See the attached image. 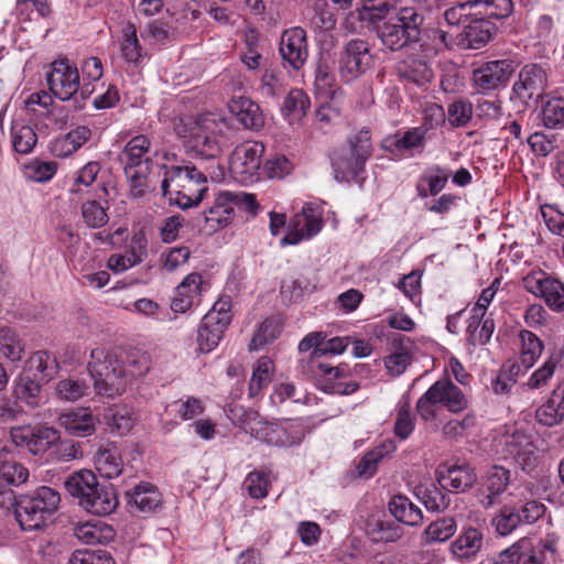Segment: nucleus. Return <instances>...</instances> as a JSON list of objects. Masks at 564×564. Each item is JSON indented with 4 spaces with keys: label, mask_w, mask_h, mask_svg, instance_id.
<instances>
[{
    "label": "nucleus",
    "mask_w": 564,
    "mask_h": 564,
    "mask_svg": "<svg viewBox=\"0 0 564 564\" xmlns=\"http://www.w3.org/2000/svg\"><path fill=\"white\" fill-rule=\"evenodd\" d=\"M150 368L151 358L144 351L130 352L124 367L115 354L101 347L91 350L87 366L96 393L107 398L120 395L130 378L144 376Z\"/></svg>",
    "instance_id": "1"
},
{
    "label": "nucleus",
    "mask_w": 564,
    "mask_h": 564,
    "mask_svg": "<svg viewBox=\"0 0 564 564\" xmlns=\"http://www.w3.org/2000/svg\"><path fill=\"white\" fill-rule=\"evenodd\" d=\"M229 130L228 121L218 113L206 112L198 117H183L175 124L176 133L185 140L186 148L202 159L215 160L221 152Z\"/></svg>",
    "instance_id": "2"
},
{
    "label": "nucleus",
    "mask_w": 564,
    "mask_h": 564,
    "mask_svg": "<svg viewBox=\"0 0 564 564\" xmlns=\"http://www.w3.org/2000/svg\"><path fill=\"white\" fill-rule=\"evenodd\" d=\"M224 173L216 166V170L207 174L198 171L195 166H173L167 177L161 183L162 193L165 197L185 209L198 205L207 191V177L214 181L223 178Z\"/></svg>",
    "instance_id": "3"
},
{
    "label": "nucleus",
    "mask_w": 564,
    "mask_h": 564,
    "mask_svg": "<svg viewBox=\"0 0 564 564\" xmlns=\"http://www.w3.org/2000/svg\"><path fill=\"white\" fill-rule=\"evenodd\" d=\"M491 446L500 459L510 460L527 473L539 465L540 451L532 436L517 425H505L497 430Z\"/></svg>",
    "instance_id": "4"
},
{
    "label": "nucleus",
    "mask_w": 564,
    "mask_h": 564,
    "mask_svg": "<svg viewBox=\"0 0 564 564\" xmlns=\"http://www.w3.org/2000/svg\"><path fill=\"white\" fill-rule=\"evenodd\" d=\"M61 496L55 489L42 486L15 500V518L25 531L40 530L53 521L59 508Z\"/></svg>",
    "instance_id": "5"
},
{
    "label": "nucleus",
    "mask_w": 564,
    "mask_h": 564,
    "mask_svg": "<svg viewBox=\"0 0 564 564\" xmlns=\"http://www.w3.org/2000/svg\"><path fill=\"white\" fill-rule=\"evenodd\" d=\"M150 140L145 135H135L124 145L119 160L129 181L130 195L142 197L149 188V174L152 160L149 155Z\"/></svg>",
    "instance_id": "6"
},
{
    "label": "nucleus",
    "mask_w": 564,
    "mask_h": 564,
    "mask_svg": "<svg viewBox=\"0 0 564 564\" xmlns=\"http://www.w3.org/2000/svg\"><path fill=\"white\" fill-rule=\"evenodd\" d=\"M423 23L422 14L413 7H400L393 17L377 26L381 43L397 51L411 41H415Z\"/></svg>",
    "instance_id": "7"
},
{
    "label": "nucleus",
    "mask_w": 564,
    "mask_h": 564,
    "mask_svg": "<svg viewBox=\"0 0 564 564\" xmlns=\"http://www.w3.org/2000/svg\"><path fill=\"white\" fill-rule=\"evenodd\" d=\"M252 437L270 446L286 448L297 446L305 437V426L300 419L281 421L259 420Z\"/></svg>",
    "instance_id": "8"
},
{
    "label": "nucleus",
    "mask_w": 564,
    "mask_h": 564,
    "mask_svg": "<svg viewBox=\"0 0 564 564\" xmlns=\"http://www.w3.org/2000/svg\"><path fill=\"white\" fill-rule=\"evenodd\" d=\"M371 154L370 137L367 131L354 135L349 140V147L340 154L333 158L335 178L340 182H349L357 177L365 167V163Z\"/></svg>",
    "instance_id": "9"
},
{
    "label": "nucleus",
    "mask_w": 564,
    "mask_h": 564,
    "mask_svg": "<svg viewBox=\"0 0 564 564\" xmlns=\"http://www.w3.org/2000/svg\"><path fill=\"white\" fill-rule=\"evenodd\" d=\"M264 150V145L257 141H246L237 145L229 156L230 177L242 185L257 182Z\"/></svg>",
    "instance_id": "10"
},
{
    "label": "nucleus",
    "mask_w": 564,
    "mask_h": 564,
    "mask_svg": "<svg viewBox=\"0 0 564 564\" xmlns=\"http://www.w3.org/2000/svg\"><path fill=\"white\" fill-rule=\"evenodd\" d=\"M323 204L306 203L288 225L281 246H295L316 236L323 227Z\"/></svg>",
    "instance_id": "11"
},
{
    "label": "nucleus",
    "mask_w": 564,
    "mask_h": 564,
    "mask_svg": "<svg viewBox=\"0 0 564 564\" xmlns=\"http://www.w3.org/2000/svg\"><path fill=\"white\" fill-rule=\"evenodd\" d=\"M372 63L369 43L359 39L350 40L337 58L339 76L347 83L352 82L370 69Z\"/></svg>",
    "instance_id": "12"
},
{
    "label": "nucleus",
    "mask_w": 564,
    "mask_h": 564,
    "mask_svg": "<svg viewBox=\"0 0 564 564\" xmlns=\"http://www.w3.org/2000/svg\"><path fill=\"white\" fill-rule=\"evenodd\" d=\"M522 283L529 293L543 299L552 311L564 310V284L560 280L539 270L528 273Z\"/></svg>",
    "instance_id": "13"
},
{
    "label": "nucleus",
    "mask_w": 564,
    "mask_h": 564,
    "mask_svg": "<svg viewBox=\"0 0 564 564\" xmlns=\"http://www.w3.org/2000/svg\"><path fill=\"white\" fill-rule=\"evenodd\" d=\"M279 54L285 68L300 70L308 58L306 31L300 26L284 30L280 36Z\"/></svg>",
    "instance_id": "14"
},
{
    "label": "nucleus",
    "mask_w": 564,
    "mask_h": 564,
    "mask_svg": "<svg viewBox=\"0 0 564 564\" xmlns=\"http://www.w3.org/2000/svg\"><path fill=\"white\" fill-rule=\"evenodd\" d=\"M514 72L510 59H496L481 64L473 72V84L478 93L486 94L507 86Z\"/></svg>",
    "instance_id": "15"
},
{
    "label": "nucleus",
    "mask_w": 564,
    "mask_h": 564,
    "mask_svg": "<svg viewBox=\"0 0 564 564\" xmlns=\"http://www.w3.org/2000/svg\"><path fill=\"white\" fill-rule=\"evenodd\" d=\"M11 440L17 446L26 447L33 455H43L59 441V432L54 427L37 425L29 427H13Z\"/></svg>",
    "instance_id": "16"
},
{
    "label": "nucleus",
    "mask_w": 564,
    "mask_h": 564,
    "mask_svg": "<svg viewBox=\"0 0 564 564\" xmlns=\"http://www.w3.org/2000/svg\"><path fill=\"white\" fill-rule=\"evenodd\" d=\"M46 79L52 94L64 101L69 100L79 89L78 70L66 58L52 63Z\"/></svg>",
    "instance_id": "17"
},
{
    "label": "nucleus",
    "mask_w": 564,
    "mask_h": 564,
    "mask_svg": "<svg viewBox=\"0 0 564 564\" xmlns=\"http://www.w3.org/2000/svg\"><path fill=\"white\" fill-rule=\"evenodd\" d=\"M208 290V283L203 274L192 272L177 285L171 303L174 313H185L193 306L199 305L203 293Z\"/></svg>",
    "instance_id": "18"
},
{
    "label": "nucleus",
    "mask_w": 564,
    "mask_h": 564,
    "mask_svg": "<svg viewBox=\"0 0 564 564\" xmlns=\"http://www.w3.org/2000/svg\"><path fill=\"white\" fill-rule=\"evenodd\" d=\"M427 116L431 118L429 123H425L421 127H415L403 134H398L393 140H387L386 142L391 143L395 148L397 151H405L412 150L421 147L423 144L424 137L426 131L434 126H438L444 120V111L442 107L433 106L429 108Z\"/></svg>",
    "instance_id": "19"
},
{
    "label": "nucleus",
    "mask_w": 564,
    "mask_h": 564,
    "mask_svg": "<svg viewBox=\"0 0 564 564\" xmlns=\"http://www.w3.org/2000/svg\"><path fill=\"white\" fill-rule=\"evenodd\" d=\"M58 422L69 435L88 437L96 432L98 419L89 408L82 406L63 412Z\"/></svg>",
    "instance_id": "20"
},
{
    "label": "nucleus",
    "mask_w": 564,
    "mask_h": 564,
    "mask_svg": "<svg viewBox=\"0 0 564 564\" xmlns=\"http://www.w3.org/2000/svg\"><path fill=\"white\" fill-rule=\"evenodd\" d=\"M147 238L142 231L135 232L124 253H115L109 257L108 268L115 273H121L141 263L147 256Z\"/></svg>",
    "instance_id": "21"
},
{
    "label": "nucleus",
    "mask_w": 564,
    "mask_h": 564,
    "mask_svg": "<svg viewBox=\"0 0 564 564\" xmlns=\"http://www.w3.org/2000/svg\"><path fill=\"white\" fill-rule=\"evenodd\" d=\"M482 543V533L474 527H466L462 529L460 533L452 542L449 552L456 561L470 562L480 552Z\"/></svg>",
    "instance_id": "22"
},
{
    "label": "nucleus",
    "mask_w": 564,
    "mask_h": 564,
    "mask_svg": "<svg viewBox=\"0 0 564 564\" xmlns=\"http://www.w3.org/2000/svg\"><path fill=\"white\" fill-rule=\"evenodd\" d=\"M546 75L542 67L535 64L525 65L513 85V91L521 100L531 99L544 91Z\"/></svg>",
    "instance_id": "23"
},
{
    "label": "nucleus",
    "mask_w": 564,
    "mask_h": 564,
    "mask_svg": "<svg viewBox=\"0 0 564 564\" xmlns=\"http://www.w3.org/2000/svg\"><path fill=\"white\" fill-rule=\"evenodd\" d=\"M437 481L445 490L465 491L476 481V474L468 464L443 466L437 470Z\"/></svg>",
    "instance_id": "24"
},
{
    "label": "nucleus",
    "mask_w": 564,
    "mask_h": 564,
    "mask_svg": "<svg viewBox=\"0 0 564 564\" xmlns=\"http://www.w3.org/2000/svg\"><path fill=\"white\" fill-rule=\"evenodd\" d=\"M319 375L324 377L322 388L334 394H351L358 389V383L350 380L346 372L328 364L318 365Z\"/></svg>",
    "instance_id": "25"
},
{
    "label": "nucleus",
    "mask_w": 564,
    "mask_h": 564,
    "mask_svg": "<svg viewBox=\"0 0 564 564\" xmlns=\"http://www.w3.org/2000/svg\"><path fill=\"white\" fill-rule=\"evenodd\" d=\"M397 11L393 0H362L361 8L357 9L354 14L359 21L368 22L377 29L381 22L388 21Z\"/></svg>",
    "instance_id": "26"
},
{
    "label": "nucleus",
    "mask_w": 564,
    "mask_h": 564,
    "mask_svg": "<svg viewBox=\"0 0 564 564\" xmlns=\"http://www.w3.org/2000/svg\"><path fill=\"white\" fill-rule=\"evenodd\" d=\"M10 139L14 152L29 154L37 143V135L34 129L26 123L25 116L17 113L12 120Z\"/></svg>",
    "instance_id": "27"
},
{
    "label": "nucleus",
    "mask_w": 564,
    "mask_h": 564,
    "mask_svg": "<svg viewBox=\"0 0 564 564\" xmlns=\"http://www.w3.org/2000/svg\"><path fill=\"white\" fill-rule=\"evenodd\" d=\"M229 111L247 129H259L263 124L260 107L245 96L232 97L228 102Z\"/></svg>",
    "instance_id": "28"
},
{
    "label": "nucleus",
    "mask_w": 564,
    "mask_h": 564,
    "mask_svg": "<svg viewBox=\"0 0 564 564\" xmlns=\"http://www.w3.org/2000/svg\"><path fill=\"white\" fill-rule=\"evenodd\" d=\"M310 108V99L301 89H292L283 99L280 112L292 127L301 124Z\"/></svg>",
    "instance_id": "29"
},
{
    "label": "nucleus",
    "mask_w": 564,
    "mask_h": 564,
    "mask_svg": "<svg viewBox=\"0 0 564 564\" xmlns=\"http://www.w3.org/2000/svg\"><path fill=\"white\" fill-rule=\"evenodd\" d=\"M440 404L451 412H459L467 408L468 401L462 390L449 380H438L430 387Z\"/></svg>",
    "instance_id": "30"
},
{
    "label": "nucleus",
    "mask_w": 564,
    "mask_h": 564,
    "mask_svg": "<svg viewBox=\"0 0 564 564\" xmlns=\"http://www.w3.org/2000/svg\"><path fill=\"white\" fill-rule=\"evenodd\" d=\"M228 326L220 325L213 314H205L197 329V346L200 352L214 350L220 343Z\"/></svg>",
    "instance_id": "31"
},
{
    "label": "nucleus",
    "mask_w": 564,
    "mask_h": 564,
    "mask_svg": "<svg viewBox=\"0 0 564 564\" xmlns=\"http://www.w3.org/2000/svg\"><path fill=\"white\" fill-rule=\"evenodd\" d=\"M75 536L85 544H104L115 536L112 527L100 519L78 523L74 529Z\"/></svg>",
    "instance_id": "32"
},
{
    "label": "nucleus",
    "mask_w": 564,
    "mask_h": 564,
    "mask_svg": "<svg viewBox=\"0 0 564 564\" xmlns=\"http://www.w3.org/2000/svg\"><path fill=\"white\" fill-rule=\"evenodd\" d=\"M118 506V498L113 488L108 486L96 487L88 498L82 501V507L90 513L107 516L112 513Z\"/></svg>",
    "instance_id": "33"
},
{
    "label": "nucleus",
    "mask_w": 564,
    "mask_h": 564,
    "mask_svg": "<svg viewBox=\"0 0 564 564\" xmlns=\"http://www.w3.org/2000/svg\"><path fill=\"white\" fill-rule=\"evenodd\" d=\"M121 57L130 65L141 66L148 57L147 52L139 43L137 30L132 24H127L121 30L119 40Z\"/></svg>",
    "instance_id": "34"
},
{
    "label": "nucleus",
    "mask_w": 564,
    "mask_h": 564,
    "mask_svg": "<svg viewBox=\"0 0 564 564\" xmlns=\"http://www.w3.org/2000/svg\"><path fill=\"white\" fill-rule=\"evenodd\" d=\"M128 505L133 510L150 512L161 503V494L158 488L149 482H140L131 491L127 492Z\"/></svg>",
    "instance_id": "35"
},
{
    "label": "nucleus",
    "mask_w": 564,
    "mask_h": 564,
    "mask_svg": "<svg viewBox=\"0 0 564 564\" xmlns=\"http://www.w3.org/2000/svg\"><path fill=\"white\" fill-rule=\"evenodd\" d=\"M519 362L517 364L525 372L540 358L544 346L535 334L527 329L519 333Z\"/></svg>",
    "instance_id": "36"
},
{
    "label": "nucleus",
    "mask_w": 564,
    "mask_h": 564,
    "mask_svg": "<svg viewBox=\"0 0 564 564\" xmlns=\"http://www.w3.org/2000/svg\"><path fill=\"white\" fill-rule=\"evenodd\" d=\"M395 449L394 441L386 440L377 447L367 452L357 463L358 475L364 478L372 477L377 471L379 463Z\"/></svg>",
    "instance_id": "37"
},
{
    "label": "nucleus",
    "mask_w": 564,
    "mask_h": 564,
    "mask_svg": "<svg viewBox=\"0 0 564 564\" xmlns=\"http://www.w3.org/2000/svg\"><path fill=\"white\" fill-rule=\"evenodd\" d=\"M96 475L91 470L82 469L67 477L65 487L67 492L78 499L79 505L85 498L93 495L98 486Z\"/></svg>",
    "instance_id": "38"
},
{
    "label": "nucleus",
    "mask_w": 564,
    "mask_h": 564,
    "mask_svg": "<svg viewBox=\"0 0 564 564\" xmlns=\"http://www.w3.org/2000/svg\"><path fill=\"white\" fill-rule=\"evenodd\" d=\"M275 373L274 362L270 357H260L252 367L249 381V397L257 398L272 382Z\"/></svg>",
    "instance_id": "39"
},
{
    "label": "nucleus",
    "mask_w": 564,
    "mask_h": 564,
    "mask_svg": "<svg viewBox=\"0 0 564 564\" xmlns=\"http://www.w3.org/2000/svg\"><path fill=\"white\" fill-rule=\"evenodd\" d=\"M389 510L399 522L410 527H416L423 520L421 509L403 495L391 498Z\"/></svg>",
    "instance_id": "40"
},
{
    "label": "nucleus",
    "mask_w": 564,
    "mask_h": 564,
    "mask_svg": "<svg viewBox=\"0 0 564 564\" xmlns=\"http://www.w3.org/2000/svg\"><path fill=\"white\" fill-rule=\"evenodd\" d=\"M457 524L454 518L443 517L431 522L420 535L421 544L430 545L444 543L456 532Z\"/></svg>",
    "instance_id": "41"
},
{
    "label": "nucleus",
    "mask_w": 564,
    "mask_h": 564,
    "mask_svg": "<svg viewBox=\"0 0 564 564\" xmlns=\"http://www.w3.org/2000/svg\"><path fill=\"white\" fill-rule=\"evenodd\" d=\"M95 467L98 473L108 479L118 477L122 473L123 463L118 448L113 445L100 448L95 456Z\"/></svg>",
    "instance_id": "42"
},
{
    "label": "nucleus",
    "mask_w": 564,
    "mask_h": 564,
    "mask_svg": "<svg viewBox=\"0 0 564 564\" xmlns=\"http://www.w3.org/2000/svg\"><path fill=\"white\" fill-rule=\"evenodd\" d=\"M495 329L494 321L486 317L485 313H476L474 308L467 325L468 340L471 345H485L490 338Z\"/></svg>",
    "instance_id": "43"
},
{
    "label": "nucleus",
    "mask_w": 564,
    "mask_h": 564,
    "mask_svg": "<svg viewBox=\"0 0 564 564\" xmlns=\"http://www.w3.org/2000/svg\"><path fill=\"white\" fill-rule=\"evenodd\" d=\"M495 28L491 22L476 21L465 29L460 44L466 48L478 50L491 40Z\"/></svg>",
    "instance_id": "44"
},
{
    "label": "nucleus",
    "mask_w": 564,
    "mask_h": 564,
    "mask_svg": "<svg viewBox=\"0 0 564 564\" xmlns=\"http://www.w3.org/2000/svg\"><path fill=\"white\" fill-rule=\"evenodd\" d=\"M57 169L58 165L55 161H46L35 158L25 162L21 171L23 177L28 181L46 183L55 176Z\"/></svg>",
    "instance_id": "45"
},
{
    "label": "nucleus",
    "mask_w": 564,
    "mask_h": 564,
    "mask_svg": "<svg viewBox=\"0 0 564 564\" xmlns=\"http://www.w3.org/2000/svg\"><path fill=\"white\" fill-rule=\"evenodd\" d=\"M90 393V384L84 378L69 377L56 383L55 394L59 400L75 402Z\"/></svg>",
    "instance_id": "46"
},
{
    "label": "nucleus",
    "mask_w": 564,
    "mask_h": 564,
    "mask_svg": "<svg viewBox=\"0 0 564 564\" xmlns=\"http://www.w3.org/2000/svg\"><path fill=\"white\" fill-rule=\"evenodd\" d=\"M24 345L18 333L0 324V357L15 362L22 359Z\"/></svg>",
    "instance_id": "47"
},
{
    "label": "nucleus",
    "mask_w": 564,
    "mask_h": 564,
    "mask_svg": "<svg viewBox=\"0 0 564 564\" xmlns=\"http://www.w3.org/2000/svg\"><path fill=\"white\" fill-rule=\"evenodd\" d=\"M448 173L441 167H434L424 173L416 185L417 195L422 198L437 195L446 185Z\"/></svg>",
    "instance_id": "48"
},
{
    "label": "nucleus",
    "mask_w": 564,
    "mask_h": 564,
    "mask_svg": "<svg viewBox=\"0 0 564 564\" xmlns=\"http://www.w3.org/2000/svg\"><path fill=\"white\" fill-rule=\"evenodd\" d=\"M315 289V281L306 276H299L282 282L281 296L285 302L295 303L311 294Z\"/></svg>",
    "instance_id": "49"
},
{
    "label": "nucleus",
    "mask_w": 564,
    "mask_h": 564,
    "mask_svg": "<svg viewBox=\"0 0 564 564\" xmlns=\"http://www.w3.org/2000/svg\"><path fill=\"white\" fill-rule=\"evenodd\" d=\"M510 481V473L501 466H492L488 471L484 482V487L488 492L486 506L494 503V498L500 496Z\"/></svg>",
    "instance_id": "50"
},
{
    "label": "nucleus",
    "mask_w": 564,
    "mask_h": 564,
    "mask_svg": "<svg viewBox=\"0 0 564 564\" xmlns=\"http://www.w3.org/2000/svg\"><path fill=\"white\" fill-rule=\"evenodd\" d=\"M28 477L29 471L23 465L0 455V487L19 486L25 482Z\"/></svg>",
    "instance_id": "51"
},
{
    "label": "nucleus",
    "mask_w": 564,
    "mask_h": 564,
    "mask_svg": "<svg viewBox=\"0 0 564 564\" xmlns=\"http://www.w3.org/2000/svg\"><path fill=\"white\" fill-rule=\"evenodd\" d=\"M108 204L96 199H87L80 206V216L85 225L89 228H101L108 220Z\"/></svg>",
    "instance_id": "52"
},
{
    "label": "nucleus",
    "mask_w": 564,
    "mask_h": 564,
    "mask_svg": "<svg viewBox=\"0 0 564 564\" xmlns=\"http://www.w3.org/2000/svg\"><path fill=\"white\" fill-rule=\"evenodd\" d=\"M411 405L408 397H402L397 405V417L394 423V434L401 441L410 437L415 427L414 417L410 412Z\"/></svg>",
    "instance_id": "53"
},
{
    "label": "nucleus",
    "mask_w": 564,
    "mask_h": 564,
    "mask_svg": "<svg viewBox=\"0 0 564 564\" xmlns=\"http://www.w3.org/2000/svg\"><path fill=\"white\" fill-rule=\"evenodd\" d=\"M270 486V471L264 469L250 471L243 481V488L253 499L265 498L269 494Z\"/></svg>",
    "instance_id": "54"
},
{
    "label": "nucleus",
    "mask_w": 564,
    "mask_h": 564,
    "mask_svg": "<svg viewBox=\"0 0 564 564\" xmlns=\"http://www.w3.org/2000/svg\"><path fill=\"white\" fill-rule=\"evenodd\" d=\"M477 426V419L474 414H466L463 419H453L442 427L445 438H459L470 435Z\"/></svg>",
    "instance_id": "55"
},
{
    "label": "nucleus",
    "mask_w": 564,
    "mask_h": 564,
    "mask_svg": "<svg viewBox=\"0 0 564 564\" xmlns=\"http://www.w3.org/2000/svg\"><path fill=\"white\" fill-rule=\"evenodd\" d=\"M542 122L545 128L558 129L564 124V98L549 99L542 107Z\"/></svg>",
    "instance_id": "56"
},
{
    "label": "nucleus",
    "mask_w": 564,
    "mask_h": 564,
    "mask_svg": "<svg viewBox=\"0 0 564 564\" xmlns=\"http://www.w3.org/2000/svg\"><path fill=\"white\" fill-rule=\"evenodd\" d=\"M535 419L542 425L554 426L563 421L564 406L551 394V397L536 409Z\"/></svg>",
    "instance_id": "57"
},
{
    "label": "nucleus",
    "mask_w": 564,
    "mask_h": 564,
    "mask_svg": "<svg viewBox=\"0 0 564 564\" xmlns=\"http://www.w3.org/2000/svg\"><path fill=\"white\" fill-rule=\"evenodd\" d=\"M367 533L376 542H393L401 536L399 525L378 519L368 522Z\"/></svg>",
    "instance_id": "58"
},
{
    "label": "nucleus",
    "mask_w": 564,
    "mask_h": 564,
    "mask_svg": "<svg viewBox=\"0 0 564 564\" xmlns=\"http://www.w3.org/2000/svg\"><path fill=\"white\" fill-rule=\"evenodd\" d=\"M226 415L234 425L240 427L251 436L252 429H256V424L259 423V420H261L257 412L246 410L245 408L237 404L228 405L226 409Z\"/></svg>",
    "instance_id": "59"
},
{
    "label": "nucleus",
    "mask_w": 564,
    "mask_h": 564,
    "mask_svg": "<svg viewBox=\"0 0 564 564\" xmlns=\"http://www.w3.org/2000/svg\"><path fill=\"white\" fill-rule=\"evenodd\" d=\"M557 360L555 357L550 356L535 371L531 373L525 386L532 390H540L547 386L549 381L553 378Z\"/></svg>",
    "instance_id": "60"
},
{
    "label": "nucleus",
    "mask_w": 564,
    "mask_h": 564,
    "mask_svg": "<svg viewBox=\"0 0 564 564\" xmlns=\"http://www.w3.org/2000/svg\"><path fill=\"white\" fill-rule=\"evenodd\" d=\"M523 370L518 364H512L506 369L503 367L499 373L492 379L491 386L492 390L497 394H507L510 392L511 388L516 383V380L519 376L524 375Z\"/></svg>",
    "instance_id": "61"
},
{
    "label": "nucleus",
    "mask_w": 564,
    "mask_h": 564,
    "mask_svg": "<svg viewBox=\"0 0 564 564\" xmlns=\"http://www.w3.org/2000/svg\"><path fill=\"white\" fill-rule=\"evenodd\" d=\"M294 170L293 161L284 154H274L263 164V172L269 178H283Z\"/></svg>",
    "instance_id": "62"
},
{
    "label": "nucleus",
    "mask_w": 564,
    "mask_h": 564,
    "mask_svg": "<svg viewBox=\"0 0 564 564\" xmlns=\"http://www.w3.org/2000/svg\"><path fill=\"white\" fill-rule=\"evenodd\" d=\"M516 546H520V564H544L547 551L545 544L539 542L533 545L529 540H521Z\"/></svg>",
    "instance_id": "63"
},
{
    "label": "nucleus",
    "mask_w": 564,
    "mask_h": 564,
    "mask_svg": "<svg viewBox=\"0 0 564 564\" xmlns=\"http://www.w3.org/2000/svg\"><path fill=\"white\" fill-rule=\"evenodd\" d=\"M68 564H113V560L104 550H77L69 557Z\"/></svg>",
    "instance_id": "64"
}]
</instances>
